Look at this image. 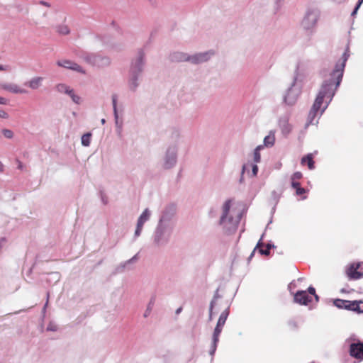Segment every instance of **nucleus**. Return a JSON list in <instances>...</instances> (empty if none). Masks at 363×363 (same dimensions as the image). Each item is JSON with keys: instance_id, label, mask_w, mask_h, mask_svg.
I'll list each match as a JSON object with an SVG mask.
<instances>
[{"instance_id": "obj_2", "label": "nucleus", "mask_w": 363, "mask_h": 363, "mask_svg": "<svg viewBox=\"0 0 363 363\" xmlns=\"http://www.w3.org/2000/svg\"><path fill=\"white\" fill-rule=\"evenodd\" d=\"M175 208L166 206L160 213L152 235V245L156 248H164L170 242L176 226Z\"/></svg>"}, {"instance_id": "obj_37", "label": "nucleus", "mask_w": 363, "mask_h": 363, "mask_svg": "<svg viewBox=\"0 0 363 363\" xmlns=\"http://www.w3.org/2000/svg\"><path fill=\"white\" fill-rule=\"evenodd\" d=\"M307 292L310 296L313 295L317 301L318 300V296L315 294V288L313 286H309Z\"/></svg>"}, {"instance_id": "obj_7", "label": "nucleus", "mask_w": 363, "mask_h": 363, "mask_svg": "<svg viewBox=\"0 0 363 363\" xmlns=\"http://www.w3.org/2000/svg\"><path fill=\"white\" fill-rule=\"evenodd\" d=\"M178 161V147L177 145H169L162 157L161 167L163 169L169 170L174 168Z\"/></svg>"}, {"instance_id": "obj_4", "label": "nucleus", "mask_w": 363, "mask_h": 363, "mask_svg": "<svg viewBox=\"0 0 363 363\" xmlns=\"http://www.w3.org/2000/svg\"><path fill=\"white\" fill-rule=\"evenodd\" d=\"M145 65V54L143 50H139L136 56L132 59L128 70L127 85L128 89L135 92L140 86V79Z\"/></svg>"}, {"instance_id": "obj_45", "label": "nucleus", "mask_w": 363, "mask_h": 363, "mask_svg": "<svg viewBox=\"0 0 363 363\" xmlns=\"http://www.w3.org/2000/svg\"><path fill=\"white\" fill-rule=\"evenodd\" d=\"M10 67L9 65H0V71H9Z\"/></svg>"}, {"instance_id": "obj_18", "label": "nucleus", "mask_w": 363, "mask_h": 363, "mask_svg": "<svg viewBox=\"0 0 363 363\" xmlns=\"http://www.w3.org/2000/svg\"><path fill=\"white\" fill-rule=\"evenodd\" d=\"M345 309L355 311L358 313L363 312V302L362 301H348L346 302Z\"/></svg>"}, {"instance_id": "obj_34", "label": "nucleus", "mask_w": 363, "mask_h": 363, "mask_svg": "<svg viewBox=\"0 0 363 363\" xmlns=\"http://www.w3.org/2000/svg\"><path fill=\"white\" fill-rule=\"evenodd\" d=\"M1 133L7 139H12L14 135L13 132L10 129H2Z\"/></svg>"}, {"instance_id": "obj_50", "label": "nucleus", "mask_w": 363, "mask_h": 363, "mask_svg": "<svg viewBox=\"0 0 363 363\" xmlns=\"http://www.w3.org/2000/svg\"><path fill=\"white\" fill-rule=\"evenodd\" d=\"M18 168L19 169H23V164H22V162H20V161H18Z\"/></svg>"}, {"instance_id": "obj_30", "label": "nucleus", "mask_w": 363, "mask_h": 363, "mask_svg": "<svg viewBox=\"0 0 363 363\" xmlns=\"http://www.w3.org/2000/svg\"><path fill=\"white\" fill-rule=\"evenodd\" d=\"M56 30L57 32L61 35H67L70 32L69 27L65 24H61L57 26Z\"/></svg>"}, {"instance_id": "obj_58", "label": "nucleus", "mask_w": 363, "mask_h": 363, "mask_svg": "<svg viewBox=\"0 0 363 363\" xmlns=\"http://www.w3.org/2000/svg\"><path fill=\"white\" fill-rule=\"evenodd\" d=\"M47 305H48V302L45 304V306H44V308H43V311H45V308H46Z\"/></svg>"}, {"instance_id": "obj_40", "label": "nucleus", "mask_w": 363, "mask_h": 363, "mask_svg": "<svg viewBox=\"0 0 363 363\" xmlns=\"http://www.w3.org/2000/svg\"><path fill=\"white\" fill-rule=\"evenodd\" d=\"M0 118L3 119L9 118V114L3 109H0Z\"/></svg>"}, {"instance_id": "obj_52", "label": "nucleus", "mask_w": 363, "mask_h": 363, "mask_svg": "<svg viewBox=\"0 0 363 363\" xmlns=\"http://www.w3.org/2000/svg\"><path fill=\"white\" fill-rule=\"evenodd\" d=\"M4 170V166L3 163L0 161V172H3Z\"/></svg>"}, {"instance_id": "obj_43", "label": "nucleus", "mask_w": 363, "mask_h": 363, "mask_svg": "<svg viewBox=\"0 0 363 363\" xmlns=\"http://www.w3.org/2000/svg\"><path fill=\"white\" fill-rule=\"evenodd\" d=\"M246 167H247V165L244 164L242 166V172H241V177L240 179V182L242 183V180H243V174L245 172V169H246Z\"/></svg>"}, {"instance_id": "obj_5", "label": "nucleus", "mask_w": 363, "mask_h": 363, "mask_svg": "<svg viewBox=\"0 0 363 363\" xmlns=\"http://www.w3.org/2000/svg\"><path fill=\"white\" fill-rule=\"evenodd\" d=\"M320 16V11L316 8L306 9L301 21V27L306 33L312 35L315 32Z\"/></svg>"}, {"instance_id": "obj_42", "label": "nucleus", "mask_w": 363, "mask_h": 363, "mask_svg": "<svg viewBox=\"0 0 363 363\" xmlns=\"http://www.w3.org/2000/svg\"><path fill=\"white\" fill-rule=\"evenodd\" d=\"M291 186L293 189L296 190L298 187H300V183L297 181L291 180Z\"/></svg>"}, {"instance_id": "obj_57", "label": "nucleus", "mask_w": 363, "mask_h": 363, "mask_svg": "<svg viewBox=\"0 0 363 363\" xmlns=\"http://www.w3.org/2000/svg\"><path fill=\"white\" fill-rule=\"evenodd\" d=\"M181 311H182V308H178V309L177 310V313H179L181 312Z\"/></svg>"}, {"instance_id": "obj_20", "label": "nucleus", "mask_w": 363, "mask_h": 363, "mask_svg": "<svg viewBox=\"0 0 363 363\" xmlns=\"http://www.w3.org/2000/svg\"><path fill=\"white\" fill-rule=\"evenodd\" d=\"M43 81L44 78L43 77L36 76L30 79L25 83V85L28 86L32 90H36L42 86Z\"/></svg>"}, {"instance_id": "obj_17", "label": "nucleus", "mask_w": 363, "mask_h": 363, "mask_svg": "<svg viewBox=\"0 0 363 363\" xmlns=\"http://www.w3.org/2000/svg\"><path fill=\"white\" fill-rule=\"evenodd\" d=\"M312 300L306 291H298L294 295V301L301 305H307Z\"/></svg>"}, {"instance_id": "obj_3", "label": "nucleus", "mask_w": 363, "mask_h": 363, "mask_svg": "<svg viewBox=\"0 0 363 363\" xmlns=\"http://www.w3.org/2000/svg\"><path fill=\"white\" fill-rule=\"evenodd\" d=\"M241 216L239 211L234 207L232 200L229 199L224 202L219 224L225 234L230 235L237 230Z\"/></svg>"}, {"instance_id": "obj_29", "label": "nucleus", "mask_w": 363, "mask_h": 363, "mask_svg": "<svg viewBox=\"0 0 363 363\" xmlns=\"http://www.w3.org/2000/svg\"><path fill=\"white\" fill-rule=\"evenodd\" d=\"M91 133H87L82 136L81 142L82 145L84 147H89L91 143Z\"/></svg>"}, {"instance_id": "obj_46", "label": "nucleus", "mask_w": 363, "mask_h": 363, "mask_svg": "<svg viewBox=\"0 0 363 363\" xmlns=\"http://www.w3.org/2000/svg\"><path fill=\"white\" fill-rule=\"evenodd\" d=\"M8 103V100L2 96H0V104L1 105H6Z\"/></svg>"}, {"instance_id": "obj_55", "label": "nucleus", "mask_w": 363, "mask_h": 363, "mask_svg": "<svg viewBox=\"0 0 363 363\" xmlns=\"http://www.w3.org/2000/svg\"><path fill=\"white\" fill-rule=\"evenodd\" d=\"M101 124H102V125H104V124H105V123H106V120H105L104 118H102V119L101 120Z\"/></svg>"}, {"instance_id": "obj_11", "label": "nucleus", "mask_w": 363, "mask_h": 363, "mask_svg": "<svg viewBox=\"0 0 363 363\" xmlns=\"http://www.w3.org/2000/svg\"><path fill=\"white\" fill-rule=\"evenodd\" d=\"M214 55L215 52L212 50L189 55V62L194 65L203 63L208 61Z\"/></svg>"}, {"instance_id": "obj_14", "label": "nucleus", "mask_w": 363, "mask_h": 363, "mask_svg": "<svg viewBox=\"0 0 363 363\" xmlns=\"http://www.w3.org/2000/svg\"><path fill=\"white\" fill-rule=\"evenodd\" d=\"M0 88L14 94H26L28 91L15 83H2Z\"/></svg>"}, {"instance_id": "obj_33", "label": "nucleus", "mask_w": 363, "mask_h": 363, "mask_svg": "<svg viewBox=\"0 0 363 363\" xmlns=\"http://www.w3.org/2000/svg\"><path fill=\"white\" fill-rule=\"evenodd\" d=\"M68 96H70V98L74 104H79L81 103V97L74 93V89Z\"/></svg>"}, {"instance_id": "obj_19", "label": "nucleus", "mask_w": 363, "mask_h": 363, "mask_svg": "<svg viewBox=\"0 0 363 363\" xmlns=\"http://www.w3.org/2000/svg\"><path fill=\"white\" fill-rule=\"evenodd\" d=\"M359 267V264H351L347 269V276L352 279H360L363 276V273H361L357 270Z\"/></svg>"}, {"instance_id": "obj_9", "label": "nucleus", "mask_w": 363, "mask_h": 363, "mask_svg": "<svg viewBox=\"0 0 363 363\" xmlns=\"http://www.w3.org/2000/svg\"><path fill=\"white\" fill-rule=\"evenodd\" d=\"M82 58L87 63L99 67H107L111 64V59L108 57L98 54L84 53Z\"/></svg>"}, {"instance_id": "obj_56", "label": "nucleus", "mask_w": 363, "mask_h": 363, "mask_svg": "<svg viewBox=\"0 0 363 363\" xmlns=\"http://www.w3.org/2000/svg\"><path fill=\"white\" fill-rule=\"evenodd\" d=\"M148 2H150V4H153L155 3V0H147Z\"/></svg>"}, {"instance_id": "obj_38", "label": "nucleus", "mask_w": 363, "mask_h": 363, "mask_svg": "<svg viewBox=\"0 0 363 363\" xmlns=\"http://www.w3.org/2000/svg\"><path fill=\"white\" fill-rule=\"evenodd\" d=\"M252 167V176L255 177L257 174L258 172V167L257 165V163L251 164Z\"/></svg>"}, {"instance_id": "obj_21", "label": "nucleus", "mask_w": 363, "mask_h": 363, "mask_svg": "<svg viewBox=\"0 0 363 363\" xmlns=\"http://www.w3.org/2000/svg\"><path fill=\"white\" fill-rule=\"evenodd\" d=\"M170 60L173 62H189V55L183 52H174L170 55Z\"/></svg>"}, {"instance_id": "obj_12", "label": "nucleus", "mask_w": 363, "mask_h": 363, "mask_svg": "<svg viewBox=\"0 0 363 363\" xmlns=\"http://www.w3.org/2000/svg\"><path fill=\"white\" fill-rule=\"evenodd\" d=\"M290 115L289 113H286L283 116H281L278 118L277 125L279 128L281 134L286 137L288 136L291 130H292V125L289 123Z\"/></svg>"}, {"instance_id": "obj_47", "label": "nucleus", "mask_w": 363, "mask_h": 363, "mask_svg": "<svg viewBox=\"0 0 363 363\" xmlns=\"http://www.w3.org/2000/svg\"><path fill=\"white\" fill-rule=\"evenodd\" d=\"M51 275L53 277V279L58 281L60 279V274L57 272H53L51 274Z\"/></svg>"}, {"instance_id": "obj_48", "label": "nucleus", "mask_w": 363, "mask_h": 363, "mask_svg": "<svg viewBox=\"0 0 363 363\" xmlns=\"http://www.w3.org/2000/svg\"><path fill=\"white\" fill-rule=\"evenodd\" d=\"M40 4L41 5H43L45 6H47V7H50V4L48 3V2H46V1H40Z\"/></svg>"}, {"instance_id": "obj_28", "label": "nucleus", "mask_w": 363, "mask_h": 363, "mask_svg": "<svg viewBox=\"0 0 363 363\" xmlns=\"http://www.w3.org/2000/svg\"><path fill=\"white\" fill-rule=\"evenodd\" d=\"M263 148V145H258L253 152V160L255 163H259L261 160L260 150Z\"/></svg>"}, {"instance_id": "obj_35", "label": "nucleus", "mask_w": 363, "mask_h": 363, "mask_svg": "<svg viewBox=\"0 0 363 363\" xmlns=\"http://www.w3.org/2000/svg\"><path fill=\"white\" fill-rule=\"evenodd\" d=\"M58 329L57 325L54 322H50L49 324L47 326V330L48 331H57Z\"/></svg>"}, {"instance_id": "obj_51", "label": "nucleus", "mask_w": 363, "mask_h": 363, "mask_svg": "<svg viewBox=\"0 0 363 363\" xmlns=\"http://www.w3.org/2000/svg\"><path fill=\"white\" fill-rule=\"evenodd\" d=\"M219 297L218 296V290L216 291V294L214 295V297H213V299L212 301H214V302L216 301V299H217Z\"/></svg>"}, {"instance_id": "obj_8", "label": "nucleus", "mask_w": 363, "mask_h": 363, "mask_svg": "<svg viewBox=\"0 0 363 363\" xmlns=\"http://www.w3.org/2000/svg\"><path fill=\"white\" fill-rule=\"evenodd\" d=\"M228 315L229 309L226 308L220 313L219 316L218 320L213 333L212 342L209 350V354L212 357L214 355L216 351L217 345L219 341V336L222 332L223 328L225 323Z\"/></svg>"}, {"instance_id": "obj_49", "label": "nucleus", "mask_w": 363, "mask_h": 363, "mask_svg": "<svg viewBox=\"0 0 363 363\" xmlns=\"http://www.w3.org/2000/svg\"><path fill=\"white\" fill-rule=\"evenodd\" d=\"M360 6H358V5L357 4L354 11L352 12V16H354L356 14V13L357 12V10L359 9Z\"/></svg>"}, {"instance_id": "obj_15", "label": "nucleus", "mask_w": 363, "mask_h": 363, "mask_svg": "<svg viewBox=\"0 0 363 363\" xmlns=\"http://www.w3.org/2000/svg\"><path fill=\"white\" fill-rule=\"evenodd\" d=\"M57 65L60 67L72 69L79 73L84 74V69L74 62L68 60H62L57 62Z\"/></svg>"}, {"instance_id": "obj_23", "label": "nucleus", "mask_w": 363, "mask_h": 363, "mask_svg": "<svg viewBox=\"0 0 363 363\" xmlns=\"http://www.w3.org/2000/svg\"><path fill=\"white\" fill-rule=\"evenodd\" d=\"M113 116L116 133L118 134V135H121L123 127V119L120 118L118 113H114Z\"/></svg>"}, {"instance_id": "obj_10", "label": "nucleus", "mask_w": 363, "mask_h": 363, "mask_svg": "<svg viewBox=\"0 0 363 363\" xmlns=\"http://www.w3.org/2000/svg\"><path fill=\"white\" fill-rule=\"evenodd\" d=\"M152 216V211L146 208L138 218L136 228L134 233V240H136L142 233L144 224L150 220Z\"/></svg>"}, {"instance_id": "obj_13", "label": "nucleus", "mask_w": 363, "mask_h": 363, "mask_svg": "<svg viewBox=\"0 0 363 363\" xmlns=\"http://www.w3.org/2000/svg\"><path fill=\"white\" fill-rule=\"evenodd\" d=\"M350 354L359 361L363 360V342L357 341L350 345Z\"/></svg>"}, {"instance_id": "obj_24", "label": "nucleus", "mask_w": 363, "mask_h": 363, "mask_svg": "<svg viewBox=\"0 0 363 363\" xmlns=\"http://www.w3.org/2000/svg\"><path fill=\"white\" fill-rule=\"evenodd\" d=\"M55 89L59 93H63L67 95H69L73 90V89H72L69 86L64 83H60L56 84Z\"/></svg>"}, {"instance_id": "obj_6", "label": "nucleus", "mask_w": 363, "mask_h": 363, "mask_svg": "<svg viewBox=\"0 0 363 363\" xmlns=\"http://www.w3.org/2000/svg\"><path fill=\"white\" fill-rule=\"evenodd\" d=\"M302 92V82L298 74L294 77L291 86L288 88L284 97V102L289 106H294L298 101Z\"/></svg>"}, {"instance_id": "obj_39", "label": "nucleus", "mask_w": 363, "mask_h": 363, "mask_svg": "<svg viewBox=\"0 0 363 363\" xmlns=\"http://www.w3.org/2000/svg\"><path fill=\"white\" fill-rule=\"evenodd\" d=\"M306 193V189L304 188H302V187H298L296 190V194L297 196H301V195H303Z\"/></svg>"}, {"instance_id": "obj_32", "label": "nucleus", "mask_w": 363, "mask_h": 363, "mask_svg": "<svg viewBox=\"0 0 363 363\" xmlns=\"http://www.w3.org/2000/svg\"><path fill=\"white\" fill-rule=\"evenodd\" d=\"M347 300L335 299L334 301V305L338 308L345 309Z\"/></svg>"}, {"instance_id": "obj_27", "label": "nucleus", "mask_w": 363, "mask_h": 363, "mask_svg": "<svg viewBox=\"0 0 363 363\" xmlns=\"http://www.w3.org/2000/svg\"><path fill=\"white\" fill-rule=\"evenodd\" d=\"M138 260V255H134L130 259L121 263L117 268L118 272H123L127 265L133 263Z\"/></svg>"}, {"instance_id": "obj_53", "label": "nucleus", "mask_w": 363, "mask_h": 363, "mask_svg": "<svg viewBox=\"0 0 363 363\" xmlns=\"http://www.w3.org/2000/svg\"><path fill=\"white\" fill-rule=\"evenodd\" d=\"M284 0H275V3L277 4V5H280L283 2H284Z\"/></svg>"}, {"instance_id": "obj_31", "label": "nucleus", "mask_w": 363, "mask_h": 363, "mask_svg": "<svg viewBox=\"0 0 363 363\" xmlns=\"http://www.w3.org/2000/svg\"><path fill=\"white\" fill-rule=\"evenodd\" d=\"M112 106H113V113H118L117 101H118V96L116 94H113L111 96Z\"/></svg>"}, {"instance_id": "obj_16", "label": "nucleus", "mask_w": 363, "mask_h": 363, "mask_svg": "<svg viewBox=\"0 0 363 363\" xmlns=\"http://www.w3.org/2000/svg\"><path fill=\"white\" fill-rule=\"evenodd\" d=\"M263 236H264V235H262L261 239L258 241L256 247H255L254 250L252 251V252L250 255L249 259H251L254 256V254H255L256 250H258V252L261 255H269V253H270L271 248L274 247V245L273 244L268 243V244H267L264 246V248H263L264 244H263V242L262 241Z\"/></svg>"}, {"instance_id": "obj_26", "label": "nucleus", "mask_w": 363, "mask_h": 363, "mask_svg": "<svg viewBox=\"0 0 363 363\" xmlns=\"http://www.w3.org/2000/svg\"><path fill=\"white\" fill-rule=\"evenodd\" d=\"M155 297H154V296L151 297V298L150 299V301L147 303L146 310L145 311L144 314H143V316L145 318H147L150 315V313L153 309V307L155 306Z\"/></svg>"}, {"instance_id": "obj_1", "label": "nucleus", "mask_w": 363, "mask_h": 363, "mask_svg": "<svg viewBox=\"0 0 363 363\" xmlns=\"http://www.w3.org/2000/svg\"><path fill=\"white\" fill-rule=\"evenodd\" d=\"M350 56V43L346 45L342 57L330 72L328 79L323 82L315 101L309 111L306 126L317 125L319 119L332 101L343 77L346 62Z\"/></svg>"}, {"instance_id": "obj_36", "label": "nucleus", "mask_w": 363, "mask_h": 363, "mask_svg": "<svg viewBox=\"0 0 363 363\" xmlns=\"http://www.w3.org/2000/svg\"><path fill=\"white\" fill-rule=\"evenodd\" d=\"M302 176H303V175H302V173H301V172H294V173L292 174V176H291V180L297 181V180H298V179H301V178H302Z\"/></svg>"}, {"instance_id": "obj_54", "label": "nucleus", "mask_w": 363, "mask_h": 363, "mask_svg": "<svg viewBox=\"0 0 363 363\" xmlns=\"http://www.w3.org/2000/svg\"><path fill=\"white\" fill-rule=\"evenodd\" d=\"M362 3H363V0H358V2L357 4L358 5V6H360Z\"/></svg>"}, {"instance_id": "obj_59", "label": "nucleus", "mask_w": 363, "mask_h": 363, "mask_svg": "<svg viewBox=\"0 0 363 363\" xmlns=\"http://www.w3.org/2000/svg\"><path fill=\"white\" fill-rule=\"evenodd\" d=\"M311 363H315V362H311Z\"/></svg>"}, {"instance_id": "obj_44", "label": "nucleus", "mask_w": 363, "mask_h": 363, "mask_svg": "<svg viewBox=\"0 0 363 363\" xmlns=\"http://www.w3.org/2000/svg\"><path fill=\"white\" fill-rule=\"evenodd\" d=\"M6 242V239L5 238H0V250L3 248L4 245Z\"/></svg>"}, {"instance_id": "obj_41", "label": "nucleus", "mask_w": 363, "mask_h": 363, "mask_svg": "<svg viewBox=\"0 0 363 363\" xmlns=\"http://www.w3.org/2000/svg\"><path fill=\"white\" fill-rule=\"evenodd\" d=\"M214 307V301H211V303H210V307H209V320H212V311H213V308Z\"/></svg>"}, {"instance_id": "obj_25", "label": "nucleus", "mask_w": 363, "mask_h": 363, "mask_svg": "<svg viewBox=\"0 0 363 363\" xmlns=\"http://www.w3.org/2000/svg\"><path fill=\"white\" fill-rule=\"evenodd\" d=\"M307 164L308 165V167L309 169L312 170L315 168V165H314V161H313V155L312 154H308L306 157H303L302 159H301V164Z\"/></svg>"}, {"instance_id": "obj_22", "label": "nucleus", "mask_w": 363, "mask_h": 363, "mask_svg": "<svg viewBox=\"0 0 363 363\" xmlns=\"http://www.w3.org/2000/svg\"><path fill=\"white\" fill-rule=\"evenodd\" d=\"M275 143V131L270 130L269 135L264 138V146L271 147Z\"/></svg>"}]
</instances>
